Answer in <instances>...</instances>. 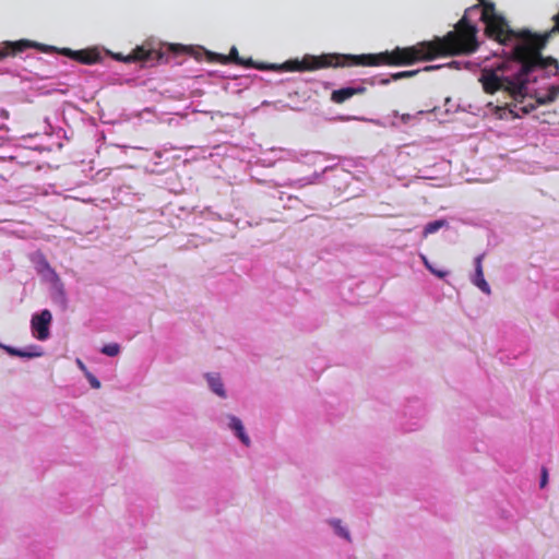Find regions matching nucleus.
<instances>
[{"instance_id": "aec40b11", "label": "nucleus", "mask_w": 559, "mask_h": 559, "mask_svg": "<svg viewBox=\"0 0 559 559\" xmlns=\"http://www.w3.org/2000/svg\"><path fill=\"white\" fill-rule=\"evenodd\" d=\"M478 3L477 4H474L472 5L471 8H468L464 14H466V16L468 17V14L474 12V11H478L480 8L484 7V4L488 3L489 1L488 0H477Z\"/></svg>"}, {"instance_id": "7ed1b4c3", "label": "nucleus", "mask_w": 559, "mask_h": 559, "mask_svg": "<svg viewBox=\"0 0 559 559\" xmlns=\"http://www.w3.org/2000/svg\"><path fill=\"white\" fill-rule=\"evenodd\" d=\"M481 10V21L485 23V34L498 43L506 45L508 41L512 39H516L519 41V31H514L510 27L508 21L496 12V7L493 2H488L484 4Z\"/></svg>"}, {"instance_id": "2eb2a0df", "label": "nucleus", "mask_w": 559, "mask_h": 559, "mask_svg": "<svg viewBox=\"0 0 559 559\" xmlns=\"http://www.w3.org/2000/svg\"><path fill=\"white\" fill-rule=\"evenodd\" d=\"M207 382L212 391L221 397L226 396L224 384L217 374H207Z\"/></svg>"}, {"instance_id": "b1692460", "label": "nucleus", "mask_w": 559, "mask_h": 559, "mask_svg": "<svg viewBox=\"0 0 559 559\" xmlns=\"http://www.w3.org/2000/svg\"><path fill=\"white\" fill-rule=\"evenodd\" d=\"M391 81H392V78H390V79H382V80L380 81V84H382V85H386V84H389Z\"/></svg>"}, {"instance_id": "dca6fc26", "label": "nucleus", "mask_w": 559, "mask_h": 559, "mask_svg": "<svg viewBox=\"0 0 559 559\" xmlns=\"http://www.w3.org/2000/svg\"><path fill=\"white\" fill-rule=\"evenodd\" d=\"M444 225H445V221H443V219L430 222L425 226L423 236L426 238V237H428V235L438 231Z\"/></svg>"}, {"instance_id": "f8f14e48", "label": "nucleus", "mask_w": 559, "mask_h": 559, "mask_svg": "<svg viewBox=\"0 0 559 559\" xmlns=\"http://www.w3.org/2000/svg\"><path fill=\"white\" fill-rule=\"evenodd\" d=\"M229 427L236 431L238 438L241 440V442L245 444V445H249L250 444V439L249 437L246 435L245 430H243V426H242V423L241 420L238 418V417H235V416H230V423H229Z\"/></svg>"}, {"instance_id": "4468645a", "label": "nucleus", "mask_w": 559, "mask_h": 559, "mask_svg": "<svg viewBox=\"0 0 559 559\" xmlns=\"http://www.w3.org/2000/svg\"><path fill=\"white\" fill-rule=\"evenodd\" d=\"M559 96V85H551L548 87L547 93L536 98L538 105H547L557 99Z\"/></svg>"}, {"instance_id": "f257e3e1", "label": "nucleus", "mask_w": 559, "mask_h": 559, "mask_svg": "<svg viewBox=\"0 0 559 559\" xmlns=\"http://www.w3.org/2000/svg\"><path fill=\"white\" fill-rule=\"evenodd\" d=\"M430 40L419 41L413 46L395 47L391 51L365 55L324 53L321 56H305L302 60H289L284 63L289 71H314L323 68L338 67H407L417 62L433 60Z\"/></svg>"}, {"instance_id": "a211bd4d", "label": "nucleus", "mask_w": 559, "mask_h": 559, "mask_svg": "<svg viewBox=\"0 0 559 559\" xmlns=\"http://www.w3.org/2000/svg\"><path fill=\"white\" fill-rule=\"evenodd\" d=\"M421 260H423V262H424L425 266H426V267H427V269H428L432 274H435L436 276H438L439 278H443V277L448 274V272H445V271H441V270H438V269L433 267V266L431 265V263L428 261V259H427L425 255H421Z\"/></svg>"}, {"instance_id": "6ab92c4d", "label": "nucleus", "mask_w": 559, "mask_h": 559, "mask_svg": "<svg viewBox=\"0 0 559 559\" xmlns=\"http://www.w3.org/2000/svg\"><path fill=\"white\" fill-rule=\"evenodd\" d=\"M332 524L334 525V527L336 528L337 533L343 536L344 538L346 539H349V533L347 530L343 528L341 526V521L336 520V521H333Z\"/></svg>"}, {"instance_id": "423d86ee", "label": "nucleus", "mask_w": 559, "mask_h": 559, "mask_svg": "<svg viewBox=\"0 0 559 559\" xmlns=\"http://www.w3.org/2000/svg\"><path fill=\"white\" fill-rule=\"evenodd\" d=\"M34 46H36V44L26 39H21L17 41H4L2 45H0V59H3L8 56H15Z\"/></svg>"}, {"instance_id": "f3484780", "label": "nucleus", "mask_w": 559, "mask_h": 559, "mask_svg": "<svg viewBox=\"0 0 559 559\" xmlns=\"http://www.w3.org/2000/svg\"><path fill=\"white\" fill-rule=\"evenodd\" d=\"M119 352L120 346L116 343L107 344L102 348V353L110 357L117 356Z\"/></svg>"}, {"instance_id": "0eeeda50", "label": "nucleus", "mask_w": 559, "mask_h": 559, "mask_svg": "<svg viewBox=\"0 0 559 559\" xmlns=\"http://www.w3.org/2000/svg\"><path fill=\"white\" fill-rule=\"evenodd\" d=\"M365 86H357V87H343L340 90H335L331 94V100L335 104H343L350 97L355 95H362L366 93Z\"/></svg>"}, {"instance_id": "6e6552de", "label": "nucleus", "mask_w": 559, "mask_h": 559, "mask_svg": "<svg viewBox=\"0 0 559 559\" xmlns=\"http://www.w3.org/2000/svg\"><path fill=\"white\" fill-rule=\"evenodd\" d=\"M218 60L221 63H235V64H238V66H242V67H246V68H258V69H263L264 67H261V66H255L252 61L251 58L249 59H245L242 57L239 56L238 53V50L236 47H233L229 51V55L227 56H218Z\"/></svg>"}, {"instance_id": "4be33fe9", "label": "nucleus", "mask_w": 559, "mask_h": 559, "mask_svg": "<svg viewBox=\"0 0 559 559\" xmlns=\"http://www.w3.org/2000/svg\"><path fill=\"white\" fill-rule=\"evenodd\" d=\"M90 383L93 388L98 389L100 386V382L92 374H87Z\"/></svg>"}, {"instance_id": "ddd939ff", "label": "nucleus", "mask_w": 559, "mask_h": 559, "mask_svg": "<svg viewBox=\"0 0 559 559\" xmlns=\"http://www.w3.org/2000/svg\"><path fill=\"white\" fill-rule=\"evenodd\" d=\"M36 347H31L28 349H19V348H15V347H11V346H5L4 349L8 354H10L11 356H16V357H22V358H33V357H37L39 356L40 354L38 352L35 350Z\"/></svg>"}, {"instance_id": "20e7f679", "label": "nucleus", "mask_w": 559, "mask_h": 559, "mask_svg": "<svg viewBox=\"0 0 559 559\" xmlns=\"http://www.w3.org/2000/svg\"><path fill=\"white\" fill-rule=\"evenodd\" d=\"M117 58L128 63L140 61L153 66L163 60L164 53L153 48L138 46L127 57L121 58L120 55H118Z\"/></svg>"}, {"instance_id": "9d476101", "label": "nucleus", "mask_w": 559, "mask_h": 559, "mask_svg": "<svg viewBox=\"0 0 559 559\" xmlns=\"http://www.w3.org/2000/svg\"><path fill=\"white\" fill-rule=\"evenodd\" d=\"M483 259L484 254H480L475 259V276L473 282L481 292L490 294V287L484 277Z\"/></svg>"}, {"instance_id": "9b49d317", "label": "nucleus", "mask_w": 559, "mask_h": 559, "mask_svg": "<svg viewBox=\"0 0 559 559\" xmlns=\"http://www.w3.org/2000/svg\"><path fill=\"white\" fill-rule=\"evenodd\" d=\"M440 68H441L440 64H438V66H426L423 69L406 70V71H401V72L393 73L391 75V78H392L393 81H397V80H402V79L413 78V76L417 75L421 71L429 72V71L437 70V69H440Z\"/></svg>"}, {"instance_id": "412c9836", "label": "nucleus", "mask_w": 559, "mask_h": 559, "mask_svg": "<svg viewBox=\"0 0 559 559\" xmlns=\"http://www.w3.org/2000/svg\"><path fill=\"white\" fill-rule=\"evenodd\" d=\"M548 480V472L547 468L543 467L542 469V479H540V487L544 488Z\"/></svg>"}, {"instance_id": "f03ea898", "label": "nucleus", "mask_w": 559, "mask_h": 559, "mask_svg": "<svg viewBox=\"0 0 559 559\" xmlns=\"http://www.w3.org/2000/svg\"><path fill=\"white\" fill-rule=\"evenodd\" d=\"M478 28L466 14L454 25V29L444 36H436L430 40L435 59L450 56H467L474 53L478 47Z\"/></svg>"}, {"instance_id": "393cba45", "label": "nucleus", "mask_w": 559, "mask_h": 559, "mask_svg": "<svg viewBox=\"0 0 559 559\" xmlns=\"http://www.w3.org/2000/svg\"><path fill=\"white\" fill-rule=\"evenodd\" d=\"M79 366H80L81 369L85 370V367H84V365L81 361H79Z\"/></svg>"}, {"instance_id": "1a4fd4ad", "label": "nucleus", "mask_w": 559, "mask_h": 559, "mask_svg": "<svg viewBox=\"0 0 559 559\" xmlns=\"http://www.w3.org/2000/svg\"><path fill=\"white\" fill-rule=\"evenodd\" d=\"M63 53L72 56V58L84 64H94L100 59L99 53L95 50H78L72 52L70 49H63Z\"/></svg>"}, {"instance_id": "5701e85b", "label": "nucleus", "mask_w": 559, "mask_h": 559, "mask_svg": "<svg viewBox=\"0 0 559 559\" xmlns=\"http://www.w3.org/2000/svg\"><path fill=\"white\" fill-rule=\"evenodd\" d=\"M168 49H169V50H173V51H175V52H178L179 50H180V51H181V50H185V48H183L182 46H179V45H170V46L168 47Z\"/></svg>"}, {"instance_id": "a878e982", "label": "nucleus", "mask_w": 559, "mask_h": 559, "mask_svg": "<svg viewBox=\"0 0 559 559\" xmlns=\"http://www.w3.org/2000/svg\"><path fill=\"white\" fill-rule=\"evenodd\" d=\"M523 111H524V112H528V111H530V109H527L526 107H524V108H523Z\"/></svg>"}, {"instance_id": "39448f33", "label": "nucleus", "mask_w": 559, "mask_h": 559, "mask_svg": "<svg viewBox=\"0 0 559 559\" xmlns=\"http://www.w3.org/2000/svg\"><path fill=\"white\" fill-rule=\"evenodd\" d=\"M51 320L52 316L48 309H44L40 313L32 317L31 328L37 340L45 341L49 337V325Z\"/></svg>"}]
</instances>
